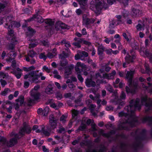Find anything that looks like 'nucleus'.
Here are the masks:
<instances>
[{"instance_id":"nucleus-1","label":"nucleus","mask_w":152,"mask_h":152,"mask_svg":"<svg viewBox=\"0 0 152 152\" xmlns=\"http://www.w3.org/2000/svg\"><path fill=\"white\" fill-rule=\"evenodd\" d=\"M141 104L145 105L146 107H148L149 110L152 109V100L148 99L146 96L142 99L140 103L139 99H138L132 100L130 102L129 105L126 107L125 109L129 114V112L132 113L133 112V110H140ZM145 119L146 121H148L152 124V118L146 117Z\"/></svg>"},{"instance_id":"nucleus-2","label":"nucleus","mask_w":152,"mask_h":152,"mask_svg":"<svg viewBox=\"0 0 152 152\" xmlns=\"http://www.w3.org/2000/svg\"><path fill=\"white\" fill-rule=\"evenodd\" d=\"M49 122L50 126L48 125L44 127L43 126H38L35 125L33 127V130L37 133L41 132L45 135L49 136L51 133V130L55 128L57 125L56 120L53 115L50 116Z\"/></svg>"},{"instance_id":"nucleus-3","label":"nucleus","mask_w":152,"mask_h":152,"mask_svg":"<svg viewBox=\"0 0 152 152\" xmlns=\"http://www.w3.org/2000/svg\"><path fill=\"white\" fill-rule=\"evenodd\" d=\"M12 17L11 16H8L6 18V20L7 23L6 24V26H8L7 28L9 35L10 36V37H13L12 39V43L13 44L12 45L11 47L10 45V48L11 49H12L14 48V44H16L17 43V41L15 40L14 37H13L14 36L13 34L14 32V31L11 29V28L13 27H16L18 28L20 26V24L19 23L16 22L14 21H11L12 20Z\"/></svg>"},{"instance_id":"nucleus-4","label":"nucleus","mask_w":152,"mask_h":152,"mask_svg":"<svg viewBox=\"0 0 152 152\" xmlns=\"http://www.w3.org/2000/svg\"><path fill=\"white\" fill-rule=\"evenodd\" d=\"M90 5L91 9L97 15L100 14L102 8L106 7V4L103 0H92Z\"/></svg>"},{"instance_id":"nucleus-5","label":"nucleus","mask_w":152,"mask_h":152,"mask_svg":"<svg viewBox=\"0 0 152 152\" xmlns=\"http://www.w3.org/2000/svg\"><path fill=\"white\" fill-rule=\"evenodd\" d=\"M115 71L113 70L110 74H106L103 70H100L98 73H97L95 75V77L97 79V82L100 83H104L106 82L102 80L105 78L110 79H113L114 78L116 74Z\"/></svg>"},{"instance_id":"nucleus-6","label":"nucleus","mask_w":152,"mask_h":152,"mask_svg":"<svg viewBox=\"0 0 152 152\" xmlns=\"http://www.w3.org/2000/svg\"><path fill=\"white\" fill-rule=\"evenodd\" d=\"M42 73H40L39 75H37L35 71H33L25 75L24 78L26 79H28L30 81L37 83L40 76H41V79L42 80H44L45 79V77L42 76Z\"/></svg>"},{"instance_id":"nucleus-7","label":"nucleus","mask_w":152,"mask_h":152,"mask_svg":"<svg viewBox=\"0 0 152 152\" xmlns=\"http://www.w3.org/2000/svg\"><path fill=\"white\" fill-rule=\"evenodd\" d=\"M128 12L124 11L123 15L121 16L120 15H116V18L117 19V20H113L110 24V26L111 28H114L115 26L120 24L124 23L126 20V17L128 16Z\"/></svg>"},{"instance_id":"nucleus-8","label":"nucleus","mask_w":152,"mask_h":152,"mask_svg":"<svg viewBox=\"0 0 152 152\" xmlns=\"http://www.w3.org/2000/svg\"><path fill=\"white\" fill-rule=\"evenodd\" d=\"M75 70L77 74V77L78 80L81 82L83 81V79L81 76L80 75V72L82 70L89 69V67H87L86 66L83 64H81L80 62H78L77 63L75 66Z\"/></svg>"},{"instance_id":"nucleus-9","label":"nucleus","mask_w":152,"mask_h":152,"mask_svg":"<svg viewBox=\"0 0 152 152\" xmlns=\"http://www.w3.org/2000/svg\"><path fill=\"white\" fill-rule=\"evenodd\" d=\"M39 85L35 86L34 89L31 91V94L32 99H30L29 101L30 102L33 103V101L37 100L39 98L40 94L38 91V90L39 88Z\"/></svg>"},{"instance_id":"nucleus-10","label":"nucleus","mask_w":152,"mask_h":152,"mask_svg":"<svg viewBox=\"0 0 152 152\" xmlns=\"http://www.w3.org/2000/svg\"><path fill=\"white\" fill-rule=\"evenodd\" d=\"M134 73V72L133 71H128L126 75V78L128 80L129 86L130 88H132L133 87L134 89H135L137 88V84H132V79Z\"/></svg>"},{"instance_id":"nucleus-11","label":"nucleus","mask_w":152,"mask_h":152,"mask_svg":"<svg viewBox=\"0 0 152 152\" xmlns=\"http://www.w3.org/2000/svg\"><path fill=\"white\" fill-rule=\"evenodd\" d=\"M17 139L15 138L10 140V142H7L6 139L4 137L0 136V143L8 146L12 147L17 143Z\"/></svg>"},{"instance_id":"nucleus-12","label":"nucleus","mask_w":152,"mask_h":152,"mask_svg":"<svg viewBox=\"0 0 152 152\" xmlns=\"http://www.w3.org/2000/svg\"><path fill=\"white\" fill-rule=\"evenodd\" d=\"M68 53H66L63 52L62 54H60L59 55V58L61 59L60 63V65L61 66V67L59 68L60 69H62L67 63L66 60L64 58L68 56Z\"/></svg>"},{"instance_id":"nucleus-13","label":"nucleus","mask_w":152,"mask_h":152,"mask_svg":"<svg viewBox=\"0 0 152 152\" xmlns=\"http://www.w3.org/2000/svg\"><path fill=\"white\" fill-rule=\"evenodd\" d=\"M130 54L131 55L129 54H127V56L126 57V62L124 63L123 65V67L124 68L126 67V65L128 64L129 63L132 62L133 61V59H134L135 58V56L133 55V51H131Z\"/></svg>"},{"instance_id":"nucleus-14","label":"nucleus","mask_w":152,"mask_h":152,"mask_svg":"<svg viewBox=\"0 0 152 152\" xmlns=\"http://www.w3.org/2000/svg\"><path fill=\"white\" fill-rule=\"evenodd\" d=\"M74 40L78 42L73 43V44L77 48H79L81 46L80 45V43H83V44L88 45L89 47H92L91 45V43L87 41L84 40L82 39H78L76 38H75L74 39Z\"/></svg>"},{"instance_id":"nucleus-15","label":"nucleus","mask_w":152,"mask_h":152,"mask_svg":"<svg viewBox=\"0 0 152 152\" xmlns=\"http://www.w3.org/2000/svg\"><path fill=\"white\" fill-rule=\"evenodd\" d=\"M31 131L30 127L28 126H25L21 129L19 131V134L21 135H23L25 133L29 134Z\"/></svg>"},{"instance_id":"nucleus-16","label":"nucleus","mask_w":152,"mask_h":152,"mask_svg":"<svg viewBox=\"0 0 152 152\" xmlns=\"http://www.w3.org/2000/svg\"><path fill=\"white\" fill-rule=\"evenodd\" d=\"M95 20L94 19H90L85 15L83 16V24L87 25L90 23H93L94 22Z\"/></svg>"},{"instance_id":"nucleus-17","label":"nucleus","mask_w":152,"mask_h":152,"mask_svg":"<svg viewBox=\"0 0 152 152\" xmlns=\"http://www.w3.org/2000/svg\"><path fill=\"white\" fill-rule=\"evenodd\" d=\"M88 53L86 52H80L75 56V59L76 60H77L78 59H80L81 60H83V59L81 58V57H87L88 56Z\"/></svg>"},{"instance_id":"nucleus-18","label":"nucleus","mask_w":152,"mask_h":152,"mask_svg":"<svg viewBox=\"0 0 152 152\" xmlns=\"http://www.w3.org/2000/svg\"><path fill=\"white\" fill-rule=\"evenodd\" d=\"M93 92L95 94H96L95 96L94 97L92 95H89V97L91 99H92L93 100H97V104L98 105L99 107H100V104L101 102V100L99 99V98L100 95L99 94H96L94 91H93Z\"/></svg>"},{"instance_id":"nucleus-19","label":"nucleus","mask_w":152,"mask_h":152,"mask_svg":"<svg viewBox=\"0 0 152 152\" xmlns=\"http://www.w3.org/2000/svg\"><path fill=\"white\" fill-rule=\"evenodd\" d=\"M74 65L72 64L67 67L64 73L65 77L66 78L68 77V76L71 73L72 70L74 68Z\"/></svg>"},{"instance_id":"nucleus-20","label":"nucleus","mask_w":152,"mask_h":152,"mask_svg":"<svg viewBox=\"0 0 152 152\" xmlns=\"http://www.w3.org/2000/svg\"><path fill=\"white\" fill-rule=\"evenodd\" d=\"M48 102L49 103H50V107L56 109H58L59 107L61 106L62 105V104L61 103H59L58 104H56L55 103L53 102V99L49 100H48Z\"/></svg>"},{"instance_id":"nucleus-21","label":"nucleus","mask_w":152,"mask_h":152,"mask_svg":"<svg viewBox=\"0 0 152 152\" xmlns=\"http://www.w3.org/2000/svg\"><path fill=\"white\" fill-rule=\"evenodd\" d=\"M86 86L88 87L95 86V83L92 81L91 79H87L85 81Z\"/></svg>"},{"instance_id":"nucleus-22","label":"nucleus","mask_w":152,"mask_h":152,"mask_svg":"<svg viewBox=\"0 0 152 152\" xmlns=\"http://www.w3.org/2000/svg\"><path fill=\"white\" fill-rule=\"evenodd\" d=\"M83 120L85 122L86 121V123L88 125L91 123L92 128L93 131H95L96 130V125L94 123L93 121L91 120L90 119H88L86 120V119L85 118Z\"/></svg>"},{"instance_id":"nucleus-23","label":"nucleus","mask_w":152,"mask_h":152,"mask_svg":"<svg viewBox=\"0 0 152 152\" xmlns=\"http://www.w3.org/2000/svg\"><path fill=\"white\" fill-rule=\"evenodd\" d=\"M33 20H37V22L40 23L43 22L44 21L42 18L40 16H39L38 14L37 15H34L30 20H28L29 21Z\"/></svg>"},{"instance_id":"nucleus-24","label":"nucleus","mask_w":152,"mask_h":152,"mask_svg":"<svg viewBox=\"0 0 152 152\" xmlns=\"http://www.w3.org/2000/svg\"><path fill=\"white\" fill-rule=\"evenodd\" d=\"M126 95L124 93L122 92L120 96V99L118 100V102L116 103L119 104V106L122 105L124 103L123 102H121L122 100L124 99L125 98Z\"/></svg>"},{"instance_id":"nucleus-25","label":"nucleus","mask_w":152,"mask_h":152,"mask_svg":"<svg viewBox=\"0 0 152 152\" xmlns=\"http://www.w3.org/2000/svg\"><path fill=\"white\" fill-rule=\"evenodd\" d=\"M16 69L17 71H13V73L18 79H19L21 77L22 75L21 70L19 68H17Z\"/></svg>"},{"instance_id":"nucleus-26","label":"nucleus","mask_w":152,"mask_h":152,"mask_svg":"<svg viewBox=\"0 0 152 152\" xmlns=\"http://www.w3.org/2000/svg\"><path fill=\"white\" fill-rule=\"evenodd\" d=\"M64 24L63 23H61L60 22H58L56 24L55 28L57 31L60 30L61 29H64Z\"/></svg>"},{"instance_id":"nucleus-27","label":"nucleus","mask_w":152,"mask_h":152,"mask_svg":"<svg viewBox=\"0 0 152 152\" xmlns=\"http://www.w3.org/2000/svg\"><path fill=\"white\" fill-rule=\"evenodd\" d=\"M56 49H53V53H49L47 54V56L50 58H53L56 55Z\"/></svg>"},{"instance_id":"nucleus-28","label":"nucleus","mask_w":152,"mask_h":152,"mask_svg":"<svg viewBox=\"0 0 152 152\" xmlns=\"http://www.w3.org/2000/svg\"><path fill=\"white\" fill-rule=\"evenodd\" d=\"M8 57H10L9 60H10L12 59H13L16 56V54L14 51L10 52L9 54L7 55Z\"/></svg>"},{"instance_id":"nucleus-29","label":"nucleus","mask_w":152,"mask_h":152,"mask_svg":"<svg viewBox=\"0 0 152 152\" xmlns=\"http://www.w3.org/2000/svg\"><path fill=\"white\" fill-rule=\"evenodd\" d=\"M140 11L138 10L132 9L131 14L134 17L137 16V14H140Z\"/></svg>"},{"instance_id":"nucleus-30","label":"nucleus","mask_w":152,"mask_h":152,"mask_svg":"<svg viewBox=\"0 0 152 152\" xmlns=\"http://www.w3.org/2000/svg\"><path fill=\"white\" fill-rule=\"evenodd\" d=\"M45 92L48 94H50L53 93L52 87L51 85L48 86L45 90Z\"/></svg>"},{"instance_id":"nucleus-31","label":"nucleus","mask_w":152,"mask_h":152,"mask_svg":"<svg viewBox=\"0 0 152 152\" xmlns=\"http://www.w3.org/2000/svg\"><path fill=\"white\" fill-rule=\"evenodd\" d=\"M95 107L96 106L93 104H91L89 107V108L91 110V113H92V115L94 116L96 115V113L94 112V109L95 108Z\"/></svg>"},{"instance_id":"nucleus-32","label":"nucleus","mask_w":152,"mask_h":152,"mask_svg":"<svg viewBox=\"0 0 152 152\" xmlns=\"http://www.w3.org/2000/svg\"><path fill=\"white\" fill-rule=\"evenodd\" d=\"M40 41L39 40H34V41H33L30 44L29 46L31 47H34L37 45L39 42Z\"/></svg>"},{"instance_id":"nucleus-33","label":"nucleus","mask_w":152,"mask_h":152,"mask_svg":"<svg viewBox=\"0 0 152 152\" xmlns=\"http://www.w3.org/2000/svg\"><path fill=\"white\" fill-rule=\"evenodd\" d=\"M16 101L18 102V103L17 104V105H18L19 104L21 105L23 103L24 97L23 96L20 97L18 99H16Z\"/></svg>"},{"instance_id":"nucleus-34","label":"nucleus","mask_w":152,"mask_h":152,"mask_svg":"<svg viewBox=\"0 0 152 152\" xmlns=\"http://www.w3.org/2000/svg\"><path fill=\"white\" fill-rule=\"evenodd\" d=\"M63 44H64L65 46L67 48L69 47L70 46V43L69 42H66V40H63L60 43H59L58 45H60V44L62 45Z\"/></svg>"},{"instance_id":"nucleus-35","label":"nucleus","mask_w":152,"mask_h":152,"mask_svg":"<svg viewBox=\"0 0 152 152\" xmlns=\"http://www.w3.org/2000/svg\"><path fill=\"white\" fill-rule=\"evenodd\" d=\"M123 36L124 38L127 41H129L130 39V35L128 33L127 34L125 33H124L123 34Z\"/></svg>"},{"instance_id":"nucleus-36","label":"nucleus","mask_w":152,"mask_h":152,"mask_svg":"<svg viewBox=\"0 0 152 152\" xmlns=\"http://www.w3.org/2000/svg\"><path fill=\"white\" fill-rule=\"evenodd\" d=\"M54 138L56 140V142L55 141H53L52 142V144H55L56 143L60 142L61 140V139L58 136H54Z\"/></svg>"},{"instance_id":"nucleus-37","label":"nucleus","mask_w":152,"mask_h":152,"mask_svg":"<svg viewBox=\"0 0 152 152\" xmlns=\"http://www.w3.org/2000/svg\"><path fill=\"white\" fill-rule=\"evenodd\" d=\"M45 23L51 26L54 23L53 21L51 19H47L45 21Z\"/></svg>"},{"instance_id":"nucleus-38","label":"nucleus","mask_w":152,"mask_h":152,"mask_svg":"<svg viewBox=\"0 0 152 152\" xmlns=\"http://www.w3.org/2000/svg\"><path fill=\"white\" fill-rule=\"evenodd\" d=\"M8 104H6V106H4L3 104L2 105V107L4 109L7 108V111L9 113H11V109H12V107L11 106L9 105V108H7V107L8 106Z\"/></svg>"},{"instance_id":"nucleus-39","label":"nucleus","mask_w":152,"mask_h":152,"mask_svg":"<svg viewBox=\"0 0 152 152\" xmlns=\"http://www.w3.org/2000/svg\"><path fill=\"white\" fill-rule=\"evenodd\" d=\"M49 111V108L48 107H46L43 110V115L44 116L46 115Z\"/></svg>"},{"instance_id":"nucleus-40","label":"nucleus","mask_w":152,"mask_h":152,"mask_svg":"<svg viewBox=\"0 0 152 152\" xmlns=\"http://www.w3.org/2000/svg\"><path fill=\"white\" fill-rule=\"evenodd\" d=\"M10 90L8 88H5L1 92V94L4 96H6L10 91Z\"/></svg>"},{"instance_id":"nucleus-41","label":"nucleus","mask_w":152,"mask_h":152,"mask_svg":"<svg viewBox=\"0 0 152 152\" xmlns=\"http://www.w3.org/2000/svg\"><path fill=\"white\" fill-rule=\"evenodd\" d=\"M104 48L102 47V48L99 47L98 49V54L100 56L102 54L103 52L104 51Z\"/></svg>"},{"instance_id":"nucleus-42","label":"nucleus","mask_w":152,"mask_h":152,"mask_svg":"<svg viewBox=\"0 0 152 152\" xmlns=\"http://www.w3.org/2000/svg\"><path fill=\"white\" fill-rule=\"evenodd\" d=\"M80 5H85L87 2V0H77Z\"/></svg>"},{"instance_id":"nucleus-43","label":"nucleus","mask_w":152,"mask_h":152,"mask_svg":"<svg viewBox=\"0 0 152 152\" xmlns=\"http://www.w3.org/2000/svg\"><path fill=\"white\" fill-rule=\"evenodd\" d=\"M80 5H85L87 2V0H77Z\"/></svg>"},{"instance_id":"nucleus-44","label":"nucleus","mask_w":152,"mask_h":152,"mask_svg":"<svg viewBox=\"0 0 152 152\" xmlns=\"http://www.w3.org/2000/svg\"><path fill=\"white\" fill-rule=\"evenodd\" d=\"M53 73L54 74V77L57 78V79H60L61 78L60 75L58 74V72L56 70H54L53 71Z\"/></svg>"},{"instance_id":"nucleus-45","label":"nucleus","mask_w":152,"mask_h":152,"mask_svg":"<svg viewBox=\"0 0 152 152\" xmlns=\"http://www.w3.org/2000/svg\"><path fill=\"white\" fill-rule=\"evenodd\" d=\"M72 116L73 118H74L76 116L78 113V112L75 110H72Z\"/></svg>"},{"instance_id":"nucleus-46","label":"nucleus","mask_w":152,"mask_h":152,"mask_svg":"<svg viewBox=\"0 0 152 152\" xmlns=\"http://www.w3.org/2000/svg\"><path fill=\"white\" fill-rule=\"evenodd\" d=\"M8 76V74H5L3 72H0V77L4 78L7 77Z\"/></svg>"},{"instance_id":"nucleus-47","label":"nucleus","mask_w":152,"mask_h":152,"mask_svg":"<svg viewBox=\"0 0 152 152\" xmlns=\"http://www.w3.org/2000/svg\"><path fill=\"white\" fill-rule=\"evenodd\" d=\"M126 91L127 93H133L135 91L134 90H131L129 88L126 86Z\"/></svg>"},{"instance_id":"nucleus-48","label":"nucleus","mask_w":152,"mask_h":152,"mask_svg":"<svg viewBox=\"0 0 152 152\" xmlns=\"http://www.w3.org/2000/svg\"><path fill=\"white\" fill-rule=\"evenodd\" d=\"M67 116L66 115H63L61 118L60 121L62 123H64L66 121Z\"/></svg>"},{"instance_id":"nucleus-49","label":"nucleus","mask_w":152,"mask_h":152,"mask_svg":"<svg viewBox=\"0 0 152 152\" xmlns=\"http://www.w3.org/2000/svg\"><path fill=\"white\" fill-rule=\"evenodd\" d=\"M120 80L119 78H117L115 81V82L113 83V85L114 86V87L115 88H117L118 87V86L117 85L118 84V83L119 82Z\"/></svg>"},{"instance_id":"nucleus-50","label":"nucleus","mask_w":152,"mask_h":152,"mask_svg":"<svg viewBox=\"0 0 152 152\" xmlns=\"http://www.w3.org/2000/svg\"><path fill=\"white\" fill-rule=\"evenodd\" d=\"M99 133L100 134L102 135L103 136L107 137H109V135L107 134L104 133V131L102 129L100 130L99 131Z\"/></svg>"},{"instance_id":"nucleus-51","label":"nucleus","mask_w":152,"mask_h":152,"mask_svg":"<svg viewBox=\"0 0 152 152\" xmlns=\"http://www.w3.org/2000/svg\"><path fill=\"white\" fill-rule=\"evenodd\" d=\"M42 69L43 71H45L48 73L50 71V69H49L46 66H44L42 68Z\"/></svg>"},{"instance_id":"nucleus-52","label":"nucleus","mask_w":152,"mask_h":152,"mask_svg":"<svg viewBox=\"0 0 152 152\" xmlns=\"http://www.w3.org/2000/svg\"><path fill=\"white\" fill-rule=\"evenodd\" d=\"M46 56L43 53H41L39 56V58L40 59H43L44 60H45L46 58Z\"/></svg>"},{"instance_id":"nucleus-53","label":"nucleus","mask_w":152,"mask_h":152,"mask_svg":"<svg viewBox=\"0 0 152 152\" xmlns=\"http://www.w3.org/2000/svg\"><path fill=\"white\" fill-rule=\"evenodd\" d=\"M1 84L2 87H4L7 84V83L4 80L1 79L0 80Z\"/></svg>"},{"instance_id":"nucleus-54","label":"nucleus","mask_w":152,"mask_h":152,"mask_svg":"<svg viewBox=\"0 0 152 152\" xmlns=\"http://www.w3.org/2000/svg\"><path fill=\"white\" fill-rule=\"evenodd\" d=\"M35 54V53L33 50L30 51L28 53V55L29 56L33 57Z\"/></svg>"},{"instance_id":"nucleus-55","label":"nucleus","mask_w":152,"mask_h":152,"mask_svg":"<svg viewBox=\"0 0 152 152\" xmlns=\"http://www.w3.org/2000/svg\"><path fill=\"white\" fill-rule=\"evenodd\" d=\"M6 6L5 4L0 3V12L4 9Z\"/></svg>"},{"instance_id":"nucleus-56","label":"nucleus","mask_w":152,"mask_h":152,"mask_svg":"<svg viewBox=\"0 0 152 152\" xmlns=\"http://www.w3.org/2000/svg\"><path fill=\"white\" fill-rule=\"evenodd\" d=\"M106 89L107 90H108L110 92H111L113 91L112 88L110 85H108L107 86Z\"/></svg>"},{"instance_id":"nucleus-57","label":"nucleus","mask_w":152,"mask_h":152,"mask_svg":"<svg viewBox=\"0 0 152 152\" xmlns=\"http://www.w3.org/2000/svg\"><path fill=\"white\" fill-rule=\"evenodd\" d=\"M29 85V83L27 81H25L24 82V86L25 88H28Z\"/></svg>"},{"instance_id":"nucleus-58","label":"nucleus","mask_w":152,"mask_h":152,"mask_svg":"<svg viewBox=\"0 0 152 152\" xmlns=\"http://www.w3.org/2000/svg\"><path fill=\"white\" fill-rule=\"evenodd\" d=\"M148 81V84L149 86L151 85L152 83V78L150 77H148L147 79Z\"/></svg>"},{"instance_id":"nucleus-59","label":"nucleus","mask_w":152,"mask_h":152,"mask_svg":"<svg viewBox=\"0 0 152 152\" xmlns=\"http://www.w3.org/2000/svg\"><path fill=\"white\" fill-rule=\"evenodd\" d=\"M56 96L58 99H60L62 98V94H57L56 95Z\"/></svg>"},{"instance_id":"nucleus-60","label":"nucleus","mask_w":152,"mask_h":152,"mask_svg":"<svg viewBox=\"0 0 152 152\" xmlns=\"http://www.w3.org/2000/svg\"><path fill=\"white\" fill-rule=\"evenodd\" d=\"M137 29L138 31L141 30L142 29V27L141 25L140 24H138L137 25Z\"/></svg>"},{"instance_id":"nucleus-61","label":"nucleus","mask_w":152,"mask_h":152,"mask_svg":"<svg viewBox=\"0 0 152 152\" xmlns=\"http://www.w3.org/2000/svg\"><path fill=\"white\" fill-rule=\"evenodd\" d=\"M75 12L78 15H80L82 13V10L80 9L77 10Z\"/></svg>"},{"instance_id":"nucleus-62","label":"nucleus","mask_w":152,"mask_h":152,"mask_svg":"<svg viewBox=\"0 0 152 152\" xmlns=\"http://www.w3.org/2000/svg\"><path fill=\"white\" fill-rule=\"evenodd\" d=\"M116 0H107L108 3L110 5L112 4Z\"/></svg>"},{"instance_id":"nucleus-63","label":"nucleus","mask_w":152,"mask_h":152,"mask_svg":"<svg viewBox=\"0 0 152 152\" xmlns=\"http://www.w3.org/2000/svg\"><path fill=\"white\" fill-rule=\"evenodd\" d=\"M86 127V125L85 124H83L81 125L79 128L80 130H84Z\"/></svg>"},{"instance_id":"nucleus-64","label":"nucleus","mask_w":152,"mask_h":152,"mask_svg":"<svg viewBox=\"0 0 152 152\" xmlns=\"http://www.w3.org/2000/svg\"><path fill=\"white\" fill-rule=\"evenodd\" d=\"M37 113L39 114L43 115V110L42 108H39L37 110Z\"/></svg>"}]
</instances>
